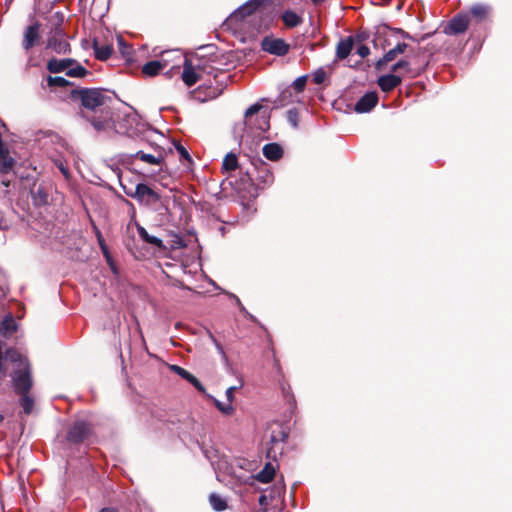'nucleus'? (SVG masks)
Returning <instances> with one entry per match:
<instances>
[{
    "label": "nucleus",
    "mask_w": 512,
    "mask_h": 512,
    "mask_svg": "<svg viewBox=\"0 0 512 512\" xmlns=\"http://www.w3.org/2000/svg\"><path fill=\"white\" fill-rule=\"evenodd\" d=\"M0 370L10 372L16 394L30 392L33 386L31 368L28 359L22 354H0Z\"/></svg>",
    "instance_id": "nucleus-1"
},
{
    "label": "nucleus",
    "mask_w": 512,
    "mask_h": 512,
    "mask_svg": "<svg viewBox=\"0 0 512 512\" xmlns=\"http://www.w3.org/2000/svg\"><path fill=\"white\" fill-rule=\"evenodd\" d=\"M169 56H173V58H178V60L182 59L181 53L178 50L164 52L161 55L160 60L149 61L146 64H144L142 67V73L148 77L156 76L157 74H159L161 70H163L169 65L171 61Z\"/></svg>",
    "instance_id": "nucleus-2"
},
{
    "label": "nucleus",
    "mask_w": 512,
    "mask_h": 512,
    "mask_svg": "<svg viewBox=\"0 0 512 512\" xmlns=\"http://www.w3.org/2000/svg\"><path fill=\"white\" fill-rule=\"evenodd\" d=\"M80 94L82 105L91 110H94L97 107L106 106L107 100H110L109 97L97 89L83 90Z\"/></svg>",
    "instance_id": "nucleus-3"
},
{
    "label": "nucleus",
    "mask_w": 512,
    "mask_h": 512,
    "mask_svg": "<svg viewBox=\"0 0 512 512\" xmlns=\"http://www.w3.org/2000/svg\"><path fill=\"white\" fill-rule=\"evenodd\" d=\"M263 51L277 56H284L288 53L290 46L283 39L265 37L261 42Z\"/></svg>",
    "instance_id": "nucleus-4"
},
{
    "label": "nucleus",
    "mask_w": 512,
    "mask_h": 512,
    "mask_svg": "<svg viewBox=\"0 0 512 512\" xmlns=\"http://www.w3.org/2000/svg\"><path fill=\"white\" fill-rule=\"evenodd\" d=\"M47 48H51L58 54H66L70 51V46L64 37V33L60 28H56L51 32L48 38Z\"/></svg>",
    "instance_id": "nucleus-5"
},
{
    "label": "nucleus",
    "mask_w": 512,
    "mask_h": 512,
    "mask_svg": "<svg viewBox=\"0 0 512 512\" xmlns=\"http://www.w3.org/2000/svg\"><path fill=\"white\" fill-rule=\"evenodd\" d=\"M91 432L89 424L83 421L76 422L67 434V440L74 443L83 441Z\"/></svg>",
    "instance_id": "nucleus-6"
},
{
    "label": "nucleus",
    "mask_w": 512,
    "mask_h": 512,
    "mask_svg": "<svg viewBox=\"0 0 512 512\" xmlns=\"http://www.w3.org/2000/svg\"><path fill=\"white\" fill-rule=\"evenodd\" d=\"M469 24V17L467 14H458L453 17L447 27L445 33L447 34H460L465 32Z\"/></svg>",
    "instance_id": "nucleus-7"
},
{
    "label": "nucleus",
    "mask_w": 512,
    "mask_h": 512,
    "mask_svg": "<svg viewBox=\"0 0 512 512\" xmlns=\"http://www.w3.org/2000/svg\"><path fill=\"white\" fill-rule=\"evenodd\" d=\"M377 102V94L375 92H369L366 93L357 101L354 109L357 113H366L369 112L372 108H374Z\"/></svg>",
    "instance_id": "nucleus-8"
},
{
    "label": "nucleus",
    "mask_w": 512,
    "mask_h": 512,
    "mask_svg": "<svg viewBox=\"0 0 512 512\" xmlns=\"http://www.w3.org/2000/svg\"><path fill=\"white\" fill-rule=\"evenodd\" d=\"M40 25L38 23H34L29 25L24 31V39H23V48L25 50H29L32 48L40 39L39 34Z\"/></svg>",
    "instance_id": "nucleus-9"
},
{
    "label": "nucleus",
    "mask_w": 512,
    "mask_h": 512,
    "mask_svg": "<svg viewBox=\"0 0 512 512\" xmlns=\"http://www.w3.org/2000/svg\"><path fill=\"white\" fill-rule=\"evenodd\" d=\"M170 369L177 373L179 376H181L183 379L187 380L189 383H191L200 393L205 394L206 390L204 386L200 383V381L192 375L187 370L183 369L180 366L177 365H171Z\"/></svg>",
    "instance_id": "nucleus-10"
},
{
    "label": "nucleus",
    "mask_w": 512,
    "mask_h": 512,
    "mask_svg": "<svg viewBox=\"0 0 512 512\" xmlns=\"http://www.w3.org/2000/svg\"><path fill=\"white\" fill-rule=\"evenodd\" d=\"M406 48H407V44L406 43H404V42L397 43L394 48L390 49L383 56V58H381L380 60L377 61L376 68L377 69H381L385 64H387L388 62L394 60L397 57V55L404 53Z\"/></svg>",
    "instance_id": "nucleus-11"
},
{
    "label": "nucleus",
    "mask_w": 512,
    "mask_h": 512,
    "mask_svg": "<svg viewBox=\"0 0 512 512\" xmlns=\"http://www.w3.org/2000/svg\"><path fill=\"white\" fill-rule=\"evenodd\" d=\"M182 80L189 87L194 85L199 80L198 73L187 58L184 59Z\"/></svg>",
    "instance_id": "nucleus-12"
},
{
    "label": "nucleus",
    "mask_w": 512,
    "mask_h": 512,
    "mask_svg": "<svg viewBox=\"0 0 512 512\" xmlns=\"http://www.w3.org/2000/svg\"><path fill=\"white\" fill-rule=\"evenodd\" d=\"M401 81V77L394 74H388L379 77L377 83L382 91L390 92L396 88L401 83Z\"/></svg>",
    "instance_id": "nucleus-13"
},
{
    "label": "nucleus",
    "mask_w": 512,
    "mask_h": 512,
    "mask_svg": "<svg viewBox=\"0 0 512 512\" xmlns=\"http://www.w3.org/2000/svg\"><path fill=\"white\" fill-rule=\"evenodd\" d=\"M260 0H250L246 2L243 6L238 8L234 13H232L229 17L230 21L238 20L244 18L246 15L252 14L253 11L259 5Z\"/></svg>",
    "instance_id": "nucleus-14"
},
{
    "label": "nucleus",
    "mask_w": 512,
    "mask_h": 512,
    "mask_svg": "<svg viewBox=\"0 0 512 512\" xmlns=\"http://www.w3.org/2000/svg\"><path fill=\"white\" fill-rule=\"evenodd\" d=\"M263 155L271 161H277L282 157L283 149L277 143H269L263 147Z\"/></svg>",
    "instance_id": "nucleus-15"
},
{
    "label": "nucleus",
    "mask_w": 512,
    "mask_h": 512,
    "mask_svg": "<svg viewBox=\"0 0 512 512\" xmlns=\"http://www.w3.org/2000/svg\"><path fill=\"white\" fill-rule=\"evenodd\" d=\"M276 473V468L272 463H266L264 468L255 475V479L261 483H270Z\"/></svg>",
    "instance_id": "nucleus-16"
},
{
    "label": "nucleus",
    "mask_w": 512,
    "mask_h": 512,
    "mask_svg": "<svg viewBox=\"0 0 512 512\" xmlns=\"http://www.w3.org/2000/svg\"><path fill=\"white\" fill-rule=\"evenodd\" d=\"M353 49V40L351 37L342 39L336 49V55L339 59H345Z\"/></svg>",
    "instance_id": "nucleus-17"
},
{
    "label": "nucleus",
    "mask_w": 512,
    "mask_h": 512,
    "mask_svg": "<svg viewBox=\"0 0 512 512\" xmlns=\"http://www.w3.org/2000/svg\"><path fill=\"white\" fill-rule=\"evenodd\" d=\"M282 20L286 27L294 28L302 23V18L292 10H286L282 14Z\"/></svg>",
    "instance_id": "nucleus-18"
},
{
    "label": "nucleus",
    "mask_w": 512,
    "mask_h": 512,
    "mask_svg": "<svg viewBox=\"0 0 512 512\" xmlns=\"http://www.w3.org/2000/svg\"><path fill=\"white\" fill-rule=\"evenodd\" d=\"M20 396L19 403L23 409V412L27 415L31 414L34 409L35 401L29 392L18 393Z\"/></svg>",
    "instance_id": "nucleus-19"
},
{
    "label": "nucleus",
    "mask_w": 512,
    "mask_h": 512,
    "mask_svg": "<svg viewBox=\"0 0 512 512\" xmlns=\"http://www.w3.org/2000/svg\"><path fill=\"white\" fill-rule=\"evenodd\" d=\"M70 64H71V60H69V59H63V60L51 59L47 64V69L51 73H59V72L66 70Z\"/></svg>",
    "instance_id": "nucleus-20"
},
{
    "label": "nucleus",
    "mask_w": 512,
    "mask_h": 512,
    "mask_svg": "<svg viewBox=\"0 0 512 512\" xmlns=\"http://www.w3.org/2000/svg\"><path fill=\"white\" fill-rule=\"evenodd\" d=\"M135 196L142 199L147 197L157 200L159 198L156 192H154L149 186L143 183H139L136 185Z\"/></svg>",
    "instance_id": "nucleus-21"
},
{
    "label": "nucleus",
    "mask_w": 512,
    "mask_h": 512,
    "mask_svg": "<svg viewBox=\"0 0 512 512\" xmlns=\"http://www.w3.org/2000/svg\"><path fill=\"white\" fill-rule=\"evenodd\" d=\"M16 330V322L10 315L5 316L0 323V333L3 335H11Z\"/></svg>",
    "instance_id": "nucleus-22"
},
{
    "label": "nucleus",
    "mask_w": 512,
    "mask_h": 512,
    "mask_svg": "<svg viewBox=\"0 0 512 512\" xmlns=\"http://www.w3.org/2000/svg\"><path fill=\"white\" fill-rule=\"evenodd\" d=\"M95 56L99 60H107L112 54V47L109 45H99L97 42L93 45Z\"/></svg>",
    "instance_id": "nucleus-23"
},
{
    "label": "nucleus",
    "mask_w": 512,
    "mask_h": 512,
    "mask_svg": "<svg viewBox=\"0 0 512 512\" xmlns=\"http://www.w3.org/2000/svg\"><path fill=\"white\" fill-rule=\"evenodd\" d=\"M137 231L141 239H143L145 242L155 245L157 247L163 246L162 240L156 236L149 235V233L146 231L144 227L138 226Z\"/></svg>",
    "instance_id": "nucleus-24"
},
{
    "label": "nucleus",
    "mask_w": 512,
    "mask_h": 512,
    "mask_svg": "<svg viewBox=\"0 0 512 512\" xmlns=\"http://www.w3.org/2000/svg\"><path fill=\"white\" fill-rule=\"evenodd\" d=\"M238 167V160L235 154H227L222 163V169L226 172L234 171Z\"/></svg>",
    "instance_id": "nucleus-25"
},
{
    "label": "nucleus",
    "mask_w": 512,
    "mask_h": 512,
    "mask_svg": "<svg viewBox=\"0 0 512 512\" xmlns=\"http://www.w3.org/2000/svg\"><path fill=\"white\" fill-rule=\"evenodd\" d=\"M470 12L475 18L482 20L489 14V7L483 4H475L471 7Z\"/></svg>",
    "instance_id": "nucleus-26"
},
{
    "label": "nucleus",
    "mask_w": 512,
    "mask_h": 512,
    "mask_svg": "<svg viewBox=\"0 0 512 512\" xmlns=\"http://www.w3.org/2000/svg\"><path fill=\"white\" fill-rule=\"evenodd\" d=\"M209 502L216 511H223L227 507L226 501L215 493L209 496Z\"/></svg>",
    "instance_id": "nucleus-27"
},
{
    "label": "nucleus",
    "mask_w": 512,
    "mask_h": 512,
    "mask_svg": "<svg viewBox=\"0 0 512 512\" xmlns=\"http://www.w3.org/2000/svg\"><path fill=\"white\" fill-rule=\"evenodd\" d=\"M14 165V160L8 155V152L0 155V172H9Z\"/></svg>",
    "instance_id": "nucleus-28"
},
{
    "label": "nucleus",
    "mask_w": 512,
    "mask_h": 512,
    "mask_svg": "<svg viewBox=\"0 0 512 512\" xmlns=\"http://www.w3.org/2000/svg\"><path fill=\"white\" fill-rule=\"evenodd\" d=\"M109 114H110L109 112H106L107 116L103 121H100V120L92 121V125L94 126V128L96 130H98V131L106 130L112 126L111 118H110Z\"/></svg>",
    "instance_id": "nucleus-29"
},
{
    "label": "nucleus",
    "mask_w": 512,
    "mask_h": 512,
    "mask_svg": "<svg viewBox=\"0 0 512 512\" xmlns=\"http://www.w3.org/2000/svg\"><path fill=\"white\" fill-rule=\"evenodd\" d=\"M216 407L225 415H231L234 412V407L232 406V403H222L218 401L217 399H213Z\"/></svg>",
    "instance_id": "nucleus-30"
},
{
    "label": "nucleus",
    "mask_w": 512,
    "mask_h": 512,
    "mask_svg": "<svg viewBox=\"0 0 512 512\" xmlns=\"http://www.w3.org/2000/svg\"><path fill=\"white\" fill-rule=\"evenodd\" d=\"M262 108V106L258 104L252 105L250 108H248L245 112V121L249 126H252V117L259 112V110Z\"/></svg>",
    "instance_id": "nucleus-31"
},
{
    "label": "nucleus",
    "mask_w": 512,
    "mask_h": 512,
    "mask_svg": "<svg viewBox=\"0 0 512 512\" xmlns=\"http://www.w3.org/2000/svg\"><path fill=\"white\" fill-rule=\"evenodd\" d=\"M136 157L138 159L142 160L143 162H146L149 164H158L159 163V158L155 157L152 154L144 153L142 151L137 152Z\"/></svg>",
    "instance_id": "nucleus-32"
},
{
    "label": "nucleus",
    "mask_w": 512,
    "mask_h": 512,
    "mask_svg": "<svg viewBox=\"0 0 512 512\" xmlns=\"http://www.w3.org/2000/svg\"><path fill=\"white\" fill-rule=\"evenodd\" d=\"M260 131H266L269 128V119L266 113L261 114L257 117V127Z\"/></svg>",
    "instance_id": "nucleus-33"
},
{
    "label": "nucleus",
    "mask_w": 512,
    "mask_h": 512,
    "mask_svg": "<svg viewBox=\"0 0 512 512\" xmlns=\"http://www.w3.org/2000/svg\"><path fill=\"white\" fill-rule=\"evenodd\" d=\"M68 84V81L60 76L52 77L50 76L48 78V85L49 86H57V87H64Z\"/></svg>",
    "instance_id": "nucleus-34"
},
{
    "label": "nucleus",
    "mask_w": 512,
    "mask_h": 512,
    "mask_svg": "<svg viewBox=\"0 0 512 512\" xmlns=\"http://www.w3.org/2000/svg\"><path fill=\"white\" fill-rule=\"evenodd\" d=\"M86 74V69L82 66H77L67 71V75L71 77H83Z\"/></svg>",
    "instance_id": "nucleus-35"
},
{
    "label": "nucleus",
    "mask_w": 512,
    "mask_h": 512,
    "mask_svg": "<svg viewBox=\"0 0 512 512\" xmlns=\"http://www.w3.org/2000/svg\"><path fill=\"white\" fill-rule=\"evenodd\" d=\"M305 85H306V78L305 77H298L294 82H293V88L296 92L300 93L304 90L305 88Z\"/></svg>",
    "instance_id": "nucleus-36"
},
{
    "label": "nucleus",
    "mask_w": 512,
    "mask_h": 512,
    "mask_svg": "<svg viewBox=\"0 0 512 512\" xmlns=\"http://www.w3.org/2000/svg\"><path fill=\"white\" fill-rule=\"evenodd\" d=\"M176 150L178 152V154L180 155V157L182 159H185L187 160L188 162H191V157H190V154L188 153V151L186 150L185 147H183L182 145L180 144H177L176 145Z\"/></svg>",
    "instance_id": "nucleus-37"
},
{
    "label": "nucleus",
    "mask_w": 512,
    "mask_h": 512,
    "mask_svg": "<svg viewBox=\"0 0 512 512\" xmlns=\"http://www.w3.org/2000/svg\"><path fill=\"white\" fill-rule=\"evenodd\" d=\"M400 69H405L406 71H409V62L401 60L392 66L393 72H397Z\"/></svg>",
    "instance_id": "nucleus-38"
},
{
    "label": "nucleus",
    "mask_w": 512,
    "mask_h": 512,
    "mask_svg": "<svg viewBox=\"0 0 512 512\" xmlns=\"http://www.w3.org/2000/svg\"><path fill=\"white\" fill-rule=\"evenodd\" d=\"M242 384H240L239 386H232V387H229L227 390H226V398H227V401L232 403L233 400H234V392L239 389L241 387Z\"/></svg>",
    "instance_id": "nucleus-39"
},
{
    "label": "nucleus",
    "mask_w": 512,
    "mask_h": 512,
    "mask_svg": "<svg viewBox=\"0 0 512 512\" xmlns=\"http://www.w3.org/2000/svg\"><path fill=\"white\" fill-rule=\"evenodd\" d=\"M356 53L361 57L364 58L369 55L370 49L366 45H360L357 47Z\"/></svg>",
    "instance_id": "nucleus-40"
},
{
    "label": "nucleus",
    "mask_w": 512,
    "mask_h": 512,
    "mask_svg": "<svg viewBox=\"0 0 512 512\" xmlns=\"http://www.w3.org/2000/svg\"><path fill=\"white\" fill-rule=\"evenodd\" d=\"M117 41L119 46L121 47L122 54H129L130 47L124 44L123 39L121 37H118Z\"/></svg>",
    "instance_id": "nucleus-41"
},
{
    "label": "nucleus",
    "mask_w": 512,
    "mask_h": 512,
    "mask_svg": "<svg viewBox=\"0 0 512 512\" xmlns=\"http://www.w3.org/2000/svg\"><path fill=\"white\" fill-rule=\"evenodd\" d=\"M104 256L106 257L108 263L112 266V262H111V258H110V254H109V251L106 247V245H102V248H101Z\"/></svg>",
    "instance_id": "nucleus-42"
},
{
    "label": "nucleus",
    "mask_w": 512,
    "mask_h": 512,
    "mask_svg": "<svg viewBox=\"0 0 512 512\" xmlns=\"http://www.w3.org/2000/svg\"><path fill=\"white\" fill-rule=\"evenodd\" d=\"M97 237H98V241H99L100 247L102 248V245H105V243H104V240H103V238H102V236H101L99 231H97Z\"/></svg>",
    "instance_id": "nucleus-43"
},
{
    "label": "nucleus",
    "mask_w": 512,
    "mask_h": 512,
    "mask_svg": "<svg viewBox=\"0 0 512 512\" xmlns=\"http://www.w3.org/2000/svg\"><path fill=\"white\" fill-rule=\"evenodd\" d=\"M265 502H266V496H264V495L260 496V498H259V503H260L261 505H263V504H265Z\"/></svg>",
    "instance_id": "nucleus-44"
},
{
    "label": "nucleus",
    "mask_w": 512,
    "mask_h": 512,
    "mask_svg": "<svg viewBox=\"0 0 512 512\" xmlns=\"http://www.w3.org/2000/svg\"><path fill=\"white\" fill-rule=\"evenodd\" d=\"M99 512H117V511L114 509H111V508H103Z\"/></svg>",
    "instance_id": "nucleus-45"
},
{
    "label": "nucleus",
    "mask_w": 512,
    "mask_h": 512,
    "mask_svg": "<svg viewBox=\"0 0 512 512\" xmlns=\"http://www.w3.org/2000/svg\"><path fill=\"white\" fill-rule=\"evenodd\" d=\"M59 168L64 175L67 174V170L62 165H60Z\"/></svg>",
    "instance_id": "nucleus-46"
},
{
    "label": "nucleus",
    "mask_w": 512,
    "mask_h": 512,
    "mask_svg": "<svg viewBox=\"0 0 512 512\" xmlns=\"http://www.w3.org/2000/svg\"><path fill=\"white\" fill-rule=\"evenodd\" d=\"M312 1H313V3H315V4H318V3H322V2H324L325 0H312Z\"/></svg>",
    "instance_id": "nucleus-47"
},
{
    "label": "nucleus",
    "mask_w": 512,
    "mask_h": 512,
    "mask_svg": "<svg viewBox=\"0 0 512 512\" xmlns=\"http://www.w3.org/2000/svg\"><path fill=\"white\" fill-rule=\"evenodd\" d=\"M3 416L0 414V423L3 421Z\"/></svg>",
    "instance_id": "nucleus-48"
}]
</instances>
